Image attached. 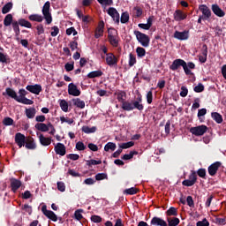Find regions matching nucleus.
Wrapping results in <instances>:
<instances>
[{"label":"nucleus","instance_id":"obj_1","mask_svg":"<svg viewBox=\"0 0 226 226\" xmlns=\"http://www.w3.org/2000/svg\"><path fill=\"white\" fill-rule=\"evenodd\" d=\"M197 175L202 179H206V169L200 168L197 171L192 170L189 175V179H185L182 182L183 186H193L197 183Z\"/></svg>","mask_w":226,"mask_h":226},{"label":"nucleus","instance_id":"obj_2","mask_svg":"<svg viewBox=\"0 0 226 226\" xmlns=\"http://www.w3.org/2000/svg\"><path fill=\"white\" fill-rule=\"evenodd\" d=\"M135 109L140 112L144 110V104H142V94L140 93L138 94V97L135 101L124 103V110H126L127 112L135 110Z\"/></svg>","mask_w":226,"mask_h":226},{"label":"nucleus","instance_id":"obj_3","mask_svg":"<svg viewBox=\"0 0 226 226\" xmlns=\"http://www.w3.org/2000/svg\"><path fill=\"white\" fill-rule=\"evenodd\" d=\"M181 66L185 75H193V72H192V71L188 69L186 62L181 58L175 59L172 64L170 65V70H171L172 72H177L179 68H181Z\"/></svg>","mask_w":226,"mask_h":226},{"label":"nucleus","instance_id":"obj_4","mask_svg":"<svg viewBox=\"0 0 226 226\" xmlns=\"http://www.w3.org/2000/svg\"><path fill=\"white\" fill-rule=\"evenodd\" d=\"M134 35L136 36V40L142 45V47L147 48L149 47V43L151 39H149V35L139 31H134Z\"/></svg>","mask_w":226,"mask_h":226},{"label":"nucleus","instance_id":"obj_5","mask_svg":"<svg viewBox=\"0 0 226 226\" xmlns=\"http://www.w3.org/2000/svg\"><path fill=\"white\" fill-rule=\"evenodd\" d=\"M138 226H167V221H164L162 217L154 216L150 221V225L144 221H140Z\"/></svg>","mask_w":226,"mask_h":226},{"label":"nucleus","instance_id":"obj_6","mask_svg":"<svg viewBox=\"0 0 226 226\" xmlns=\"http://www.w3.org/2000/svg\"><path fill=\"white\" fill-rule=\"evenodd\" d=\"M108 40L112 47H119V35H117V30L114 28L109 29Z\"/></svg>","mask_w":226,"mask_h":226},{"label":"nucleus","instance_id":"obj_7","mask_svg":"<svg viewBox=\"0 0 226 226\" xmlns=\"http://www.w3.org/2000/svg\"><path fill=\"white\" fill-rule=\"evenodd\" d=\"M42 15L46 20V24L50 25L52 24V14L50 13V2L48 1L44 4L42 7Z\"/></svg>","mask_w":226,"mask_h":226},{"label":"nucleus","instance_id":"obj_8","mask_svg":"<svg viewBox=\"0 0 226 226\" xmlns=\"http://www.w3.org/2000/svg\"><path fill=\"white\" fill-rule=\"evenodd\" d=\"M207 132V126L202 124L196 127L190 128V133L195 135V137H202L204 133Z\"/></svg>","mask_w":226,"mask_h":226},{"label":"nucleus","instance_id":"obj_9","mask_svg":"<svg viewBox=\"0 0 226 226\" xmlns=\"http://www.w3.org/2000/svg\"><path fill=\"white\" fill-rule=\"evenodd\" d=\"M199 10L202 13L201 17H203V20H209V19H211V9H209L207 5L201 4L199 6Z\"/></svg>","mask_w":226,"mask_h":226},{"label":"nucleus","instance_id":"obj_10","mask_svg":"<svg viewBox=\"0 0 226 226\" xmlns=\"http://www.w3.org/2000/svg\"><path fill=\"white\" fill-rule=\"evenodd\" d=\"M108 15H109V17H111V19L114 20L115 24H117V26H119V19H120V16H119V12L117 11V10L114 7H109L107 11Z\"/></svg>","mask_w":226,"mask_h":226},{"label":"nucleus","instance_id":"obj_11","mask_svg":"<svg viewBox=\"0 0 226 226\" xmlns=\"http://www.w3.org/2000/svg\"><path fill=\"white\" fill-rule=\"evenodd\" d=\"M27 138H26V135L22 134L21 132H18L15 134V143L17 144V146H19V149L21 147H24V146H26V140Z\"/></svg>","mask_w":226,"mask_h":226},{"label":"nucleus","instance_id":"obj_12","mask_svg":"<svg viewBox=\"0 0 226 226\" xmlns=\"http://www.w3.org/2000/svg\"><path fill=\"white\" fill-rule=\"evenodd\" d=\"M11 190L13 193H17V191L22 186V182L15 177L10 178Z\"/></svg>","mask_w":226,"mask_h":226},{"label":"nucleus","instance_id":"obj_13","mask_svg":"<svg viewBox=\"0 0 226 226\" xmlns=\"http://www.w3.org/2000/svg\"><path fill=\"white\" fill-rule=\"evenodd\" d=\"M220 167H222V162H215L208 166L209 176H216V173L218 172V169H220Z\"/></svg>","mask_w":226,"mask_h":226},{"label":"nucleus","instance_id":"obj_14","mask_svg":"<svg viewBox=\"0 0 226 226\" xmlns=\"http://www.w3.org/2000/svg\"><path fill=\"white\" fill-rule=\"evenodd\" d=\"M26 89L29 91V93H33V94H40V92L42 91L41 85L40 84L27 85Z\"/></svg>","mask_w":226,"mask_h":226},{"label":"nucleus","instance_id":"obj_15","mask_svg":"<svg viewBox=\"0 0 226 226\" xmlns=\"http://www.w3.org/2000/svg\"><path fill=\"white\" fill-rule=\"evenodd\" d=\"M174 38L180 41L188 40V38H190V32L187 30L184 32L176 31L174 33Z\"/></svg>","mask_w":226,"mask_h":226},{"label":"nucleus","instance_id":"obj_16","mask_svg":"<svg viewBox=\"0 0 226 226\" xmlns=\"http://www.w3.org/2000/svg\"><path fill=\"white\" fill-rule=\"evenodd\" d=\"M54 150L56 154H59V156H64L66 154V147L63 143H56Z\"/></svg>","mask_w":226,"mask_h":226},{"label":"nucleus","instance_id":"obj_17","mask_svg":"<svg viewBox=\"0 0 226 226\" xmlns=\"http://www.w3.org/2000/svg\"><path fill=\"white\" fill-rule=\"evenodd\" d=\"M68 94L71 96H80V91L79 90V87H77V85L73 83H70L68 85Z\"/></svg>","mask_w":226,"mask_h":226},{"label":"nucleus","instance_id":"obj_18","mask_svg":"<svg viewBox=\"0 0 226 226\" xmlns=\"http://www.w3.org/2000/svg\"><path fill=\"white\" fill-rule=\"evenodd\" d=\"M173 17L176 22H181L183 20H185L186 17H188V14L183 12V11L181 10H176Z\"/></svg>","mask_w":226,"mask_h":226},{"label":"nucleus","instance_id":"obj_19","mask_svg":"<svg viewBox=\"0 0 226 226\" xmlns=\"http://www.w3.org/2000/svg\"><path fill=\"white\" fill-rule=\"evenodd\" d=\"M103 29H105V23L102 20L99 22L98 26L95 29L94 38H102V36H103Z\"/></svg>","mask_w":226,"mask_h":226},{"label":"nucleus","instance_id":"obj_20","mask_svg":"<svg viewBox=\"0 0 226 226\" xmlns=\"http://www.w3.org/2000/svg\"><path fill=\"white\" fill-rule=\"evenodd\" d=\"M117 94V100L122 103V109H124V103H129V101H125L126 100V92L124 91H118L116 93Z\"/></svg>","mask_w":226,"mask_h":226},{"label":"nucleus","instance_id":"obj_21","mask_svg":"<svg viewBox=\"0 0 226 226\" xmlns=\"http://www.w3.org/2000/svg\"><path fill=\"white\" fill-rule=\"evenodd\" d=\"M117 57H116L113 53L106 54V64L108 66H114L117 64Z\"/></svg>","mask_w":226,"mask_h":226},{"label":"nucleus","instance_id":"obj_22","mask_svg":"<svg viewBox=\"0 0 226 226\" xmlns=\"http://www.w3.org/2000/svg\"><path fill=\"white\" fill-rule=\"evenodd\" d=\"M211 10L213 13L216 15V17H219V18L225 17V12L223 11V10H222V8H220L219 4H212Z\"/></svg>","mask_w":226,"mask_h":226},{"label":"nucleus","instance_id":"obj_23","mask_svg":"<svg viewBox=\"0 0 226 226\" xmlns=\"http://www.w3.org/2000/svg\"><path fill=\"white\" fill-rule=\"evenodd\" d=\"M25 147L26 149H29L31 151L36 149V143L34 142V139H33V137L26 138Z\"/></svg>","mask_w":226,"mask_h":226},{"label":"nucleus","instance_id":"obj_24","mask_svg":"<svg viewBox=\"0 0 226 226\" xmlns=\"http://www.w3.org/2000/svg\"><path fill=\"white\" fill-rule=\"evenodd\" d=\"M4 94H7V96H9L10 98H12V100H15L16 102H19V99L20 98L19 97V95H17V92H15L13 88H10V87H7L5 89V93H3L4 96Z\"/></svg>","mask_w":226,"mask_h":226},{"label":"nucleus","instance_id":"obj_25","mask_svg":"<svg viewBox=\"0 0 226 226\" xmlns=\"http://www.w3.org/2000/svg\"><path fill=\"white\" fill-rule=\"evenodd\" d=\"M39 140L40 144L44 147L50 146V144H52V138H47L43 136V134H40Z\"/></svg>","mask_w":226,"mask_h":226},{"label":"nucleus","instance_id":"obj_26","mask_svg":"<svg viewBox=\"0 0 226 226\" xmlns=\"http://www.w3.org/2000/svg\"><path fill=\"white\" fill-rule=\"evenodd\" d=\"M143 14H144V11L141 9L140 6L133 7L132 17L134 19H140V17H142Z\"/></svg>","mask_w":226,"mask_h":226},{"label":"nucleus","instance_id":"obj_27","mask_svg":"<svg viewBox=\"0 0 226 226\" xmlns=\"http://www.w3.org/2000/svg\"><path fill=\"white\" fill-rule=\"evenodd\" d=\"M211 117L217 124H222L223 123V117L218 112H212Z\"/></svg>","mask_w":226,"mask_h":226},{"label":"nucleus","instance_id":"obj_28","mask_svg":"<svg viewBox=\"0 0 226 226\" xmlns=\"http://www.w3.org/2000/svg\"><path fill=\"white\" fill-rule=\"evenodd\" d=\"M167 226H177L181 222V220L177 217H167Z\"/></svg>","mask_w":226,"mask_h":226},{"label":"nucleus","instance_id":"obj_29","mask_svg":"<svg viewBox=\"0 0 226 226\" xmlns=\"http://www.w3.org/2000/svg\"><path fill=\"white\" fill-rule=\"evenodd\" d=\"M72 105H74V107H77L78 109H84L86 107V102L80 100V98H74L72 100Z\"/></svg>","mask_w":226,"mask_h":226},{"label":"nucleus","instance_id":"obj_30","mask_svg":"<svg viewBox=\"0 0 226 226\" xmlns=\"http://www.w3.org/2000/svg\"><path fill=\"white\" fill-rule=\"evenodd\" d=\"M103 75V72H102V70H98V71H93L91 72H89L87 77V79H96V78H100Z\"/></svg>","mask_w":226,"mask_h":226},{"label":"nucleus","instance_id":"obj_31","mask_svg":"<svg viewBox=\"0 0 226 226\" xmlns=\"http://www.w3.org/2000/svg\"><path fill=\"white\" fill-rule=\"evenodd\" d=\"M13 8V3L9 2L5 4L2 8V13L3 15H6V13H10L11 11V9Z\"/></svg>","mask_w":226,"mask_h":226},{"label":"nucleus","instance_id":"obj_32","mask_svg":"<svg viewBox=\"0 0 226 226\" xmlns=\"http://www.w3.org/2000/svg\"><path fill=\"white\" fill-rule=\"evenodd\" d=\"M19 24L21 26V27H26L27 29H32L33 28V24L31 22L27 21L26 19H19Z\"/></svg>","mask_w":226,"mask_h":226},{"label":"nucleus","instance_id":"obj_33","mask_svg":"<svg viewBox=\"0 0 226 226\" xmlns=\"http://www.w3.org/2000/svg\"><path fill=\"white\" fill-rule=\"evenodd\" d=\"M43 17L40 14H31L28 16V19L32 22H43Z\"/></svg>","mask_w":226,"mask_h":226},{"label":"nucleus","instance_id":"obj_34","mask_svg":"<svg viewBox=\"0 0 226 226\" xmlns=\"http://www.w3.org/2000/svg\"><path fill=\"white\" fill-rule=\"evenodd\" d=\"M13 15H11V14H7L5 17H4V26H5V27H8V26H10V25L11 24H13Z\"/></svg>","mask_w":226,"mask_h":226},{"label":"nucleus","instance_id":"obj_35","mask_svg":"<svg viewBox=\"0 0 226 226\" xmlns=\"http://www.w3.org/2000/svg\"><path fill=\"white\" fill-rule=\"evenodd\" d=\"M120 22L121 24H128V22H130V13H128V11H124L121 14Z\"/></svg>","mask_w":226,"mask_h":226},{"label":"nucleus","instance_id":"obj_36","mask_svg":"<svg viewBox=\"0 0 226 226\" xmlns=\"http://www.w3.org/2000/svg\"><path fill=\"white\" fill-rule=\"evenodd\" d=\"M20 23H19V20L18 21H13L12 22V29L16 34V36H20Z\"/></svg>","mask_w":226,"mask_h":226},{"label":"nucleus","instance_id":"obj_37","mask_svg":"<svg viewBox=\"0 0 226 226\" xmlns=\"http://www.w3.org/2000/svg\"><path fill=\"white\" fill-rule=\"evenodd\" d=\"M44 216H47V218H49V220H51L52 222H57V215L51 210L46 212L44 214Z\"/></svg>","mask_w":226,"mask_h":226},{"label":"nucleus","instance_id":"obj_38","mask_svg":"<svg viewBox=\"0 0 226 226\" xmlns=\"http://www.w3.org/2000/svg\"><path fill=\"white\" fill-rule=\"evenodd\" d=\"M44 216H47V218H49V220H51L52 222H57V215L51 210L46 212L44 214Z\"/></svg>","mask_w":226,"mask_h":226},{"label":"nucleus","instance_id":"obj_39","mask_svg":"<svg viewBox=\"0 0 226 226\" xmlns=\"http://www.w3.org/2000/svg\"><path fill=\"white\" fill-rule=\"evenodd\" d=\"M44 216H47V218H49V220H51L52 222H57V215L51 210L46 212L44 214Z\"/></svg>","mask_w":226,"mask_h":226},{"label":"nucleus","instance_id":"obj_40","mask_svg":"<svg viewBox=\"0 0 226 226\" xmlns=\"http://www.w3.org/2000/svg\"><path fill=\"white\" fill-rule=\"evenodd\" d=\"M26 116L28 119H33L36 116V109L30 108L26 109Z\"/></svg>","mask_w":226,"mask_h":226},{"label":"nucleus","instance_id":"obj_41","mask_svg":"<svg viewBox=\"0 0 226 226\" xmlns=\"http://www.w3.org/2000/svg\"><path fill=\"white\" fill-rule=\"evenodd\" d=\"M35 128L39 132H49V125H47L46 124H43V123H37L35 124Z\"/></svg>","mask_w":226,"mask_h":226},{"label":"nucleus","instance_id":"obj_42","mask_svg":"<svg viewBox=\"0 0 226 226\" xmlns=\"http://www.w3.org/2000/svg\"><path fill=\"white\" fill-rule=\"evenodd\" d=\"M166 216H173L176 217L177 216V208L174 207H170L167 211H166Z\"/></svg>","mask_w":226,"mask_h":226},{"label":"nucleus","instance_id":"obj_43","mask_svg":"<svg viewBox=\"0 0 226 226\" xmlns=\"http://www.w3.org/2000/svg\"><path fill=\"white\" fill-rule=\"evenodd\" d=\"M18 103H23V105H33L34 102L31 99H27V97H19V99H18Z\"/></svg>","mask_w":226,"mask_h":226},{"label":"nucleus","instance_id":"obj_44","mask_svg":"<svg viewBox=\"0 0 226 226\" xmlns=\"http://www.w3.org/2000/svg\"><path fill=\"white\" fill-rule=\"evenodd\" d=\"M116 143L114 142H108L105 147H104V151L109 152V151H116Z\"/></svg>","mask_w":226,"mask_h":226},{"label":"nucleus","instance_id":"obj_45","mask_svg":"<svg viewBox=\"0 0 226 226\" xmlns=\"http://www.w3.org/2000/svg\"><path fill=\"white\" fill-rule=\"evenodd\" d=\"M0 63H4L5 64H10V56L0 52Z\"/></svg>","mask_w":226,"mask_h":226},{"label":"nucleus","instance_id":"obj_46","mask_svg":"<svg viewBox=\"0 0 226 226\" xmlns=\"http://www.w3.org/2000/svg\"><path fill=\"white\" fill-rule=\"evenodd\" d=\"M81 130L84 133H94L96 132V126L89 127L84 125Z\"/></svg>","mask_w":226,"mask_h":226},{"label":"nucleus","instance_id":"obj_47","mask_svg":"<svg viewBox=\"0 0 226 226\" xmlns=\"http://www.w3.org/2000/svg\"><path fill=\"white\" fill-rule=\"evenodd\" d=\"M135 154H139L137 151H131L129 154H125L122 156V160H132Z\"/></svg>","mask_w":226,"mask_h":226},{"label":"nucleus","instance_id":"obj_48","mask_svg":"<svg viewBox=\"0 0 226 226\" xmlns=\"http://www.w3.org/2000/svg\"><path fill=\"white\" fill-rule=\"evenodd\" d=\"M136 53H137L138 57L142 59V57H144L146 56V49L142 47H138L136 49Z\"/></svg>","mask_w":226,"mask_h":226},{"label":"nucleus","instance_id":"obj_49","mask_svg":"<svg viewBox=\"0 0 226 226\" xmlns=\"http://www.w3.org/2000/svg\"><path fill=\"white\" fill-rule=\"evenodd\" d=\"M133 146H135V142L133 141H129L126 143H122L119 147L121 149H130V147H133Z\"/></svg>","mask_w":226,"mask_h":226},{"label":"nucleus","instance_id":"obj_50","mask_svg":"<svg viewBox=\"0 0 226 226\" xmlns=\"http://www.w3.org/2000/svg\"><path fill=\"white\" fill-rule=\"evenodd\" d=\"M59 105L63 112H68V102L66 100H60Z\"/></svg>","mask_w":226,"mask_h":226},{"label":"nucleus","instance_id":"obj_51","mask_svg":"<svg viewBox=\"0 0 226 226\" xmlns=\"http://www.w3.org/2000/svg\"><path fill=\"white\" fill-rule=\"evenodd\" d=\"M3 124L4 126H12L13 124V118L10 117H6L3 119Z\"/></svg>","mask_w":226,"mask_h":226},{"label":"nucleus","instance_id":"obj_52","mask_svg":"<svg viewBox=\"0 0 226 226\" xmlns=\"http://www.w3.org/2000/svg\"><path fill=\"white\" fill-rule=\"evenodd\" d=\"M139 189L135 188V187H131L129 189H125L124 190V193H126V195H136V193H138Z\"/></svg>","mask_w":226,"mask_h":226},{"label":"nucleus","instance_id":"obj_53","mask_svg":"<svg viewBox=\"0 0 226 226\" xmlns=\"http://www.w3.org/2000/svg\"><path fill=\"white\" fill-rule=\"evenodd\" d=\"M137 64V57H135L134 55L130 53L129 55V66L132 68V66H134Z\"/></svg>","mask_w":226,"mask_h":226},{"label":"nucleus","instance_id":"obj_54","mask_svg":"<svg viewBox=\"0 0 226 226\" xmlns=\"http://www.w3.org/2000/svg\"><path fill=\"white\" fill-rule=\"evenodd\" d=\"M60 121L63 124V123H67V124H73L74 120L73 118H70V117H60Z\"/></svg>","mask_w":226,"mask_h":226},{"label":"nucleus","instance_id":"obj_55","mask_svg":"<svg viewBox=\"0 0 226 226\" xmlns=\"http://www.w3.org/2000/svg\"><path fill=\"white\" fill-rule=\"evenodd\" d=\"M83 212H84V210H82V209L76 210L75 213H74L75 219L78 220V221L82 220V218H84V216L82 215L81 213H83Z\"/></svg>","mask_w":226,"mask_h":226},{"label":"nucleus","instance_id":"obj_56","mask_svg":"<svg viewBox=\"0 0 226 226\" xmlns=\"http://www.w3.org/2000/svg\"><path fill=\"white\" fill-rule=\"evenodd\" d=\"M57 185V190L59 192H66V185H64V182H57L56 183Z\"/></svg>","mask_w":226,"mask_h":226},{"label":"nucleus","instance_id":"obj_57","mask_svg":"<svg viewBox=\"0 0 226 226\" xmlns=\"http://www.w3.org/2000/svg\"><path fill=\"white\" fill-rule=\"evenodd\" d=\"M102 160L96 161L94 159L87 161V165L91 167V165H101Z\"/></svg>","mask_w":226,"mask_h":226},{"label":"nucleus","instance_id":"obj_58","mask_svg":"<svg viewBox=\"0 0 226 226\" xmlns=\"http://www.w3.org/2000/svg\"><path fill=\"white\" fill-rule=\"evenodd\" d=\"M76 149H77V151H85L86 145H84V142H82V141H78L76 143Z\"/></svg>","mask_w":226,"mask_h":226},{"label":"nucleus","instance_id":"obj_59","mask_svg":"<svg viewBox=\"0 0 226 226\" xmlns=\"http://www.w3.org/2000/svg\"><path fill=\"white\" fill-rule=\"evenodd\" d=\"M103 179H107L106 173H98L95 175V181H103Z\"/></svg>","mask_w":226,"mask_h":226},{"label":"nucleus","instance_id":"obj_60","mask_svg":"<svg viewBox=\"0 0 226 226\" xmlns=\"http://www.w3.org/2000/svg\"><path fill=\"white\" fill-rule=\"evenodd\" d=\"M75 68V63L72 62V64L67 63L64 65V69L66 72H73V69Z\"/></svg>","mask_w":226,"mask_h":226},{"label":"nucleus","instance_id":"obj_61","mask_svg":"<svg viewBox=\"0 0 226 226\" xmlns=\"http://www.w3.org/2000/svg\"><path fill=\"white\" fill-rule=\"evenodd\" d=\"M147 103H148V105L153 103V91L151 90L147 93Z\"/></svg>","mask_w":226,"mask_h":226},{"label":"nucleus","instance_id":"obj_62","mask_svg":"<svg viewBox=\"0 0 226 226\" xmlns=\"http://www.w3.org/2000/svg\"><path fill=\"white\" fill-rule=\"evenodd\" d=\"M51 36L54 38L59 34V27L57 26H54L51 27Z\"/></svg>","mask_w":226,"mask_h":226},{"label":"nucleus","instance_id":"obj_63","mask_svg":"<svg viewBox=\"0 0 226 226\" xmlns=\"http://www.w3.org/2000/svg\"><path fill=\"white\" fill-rule=\"evenodd\" d=\"M193 91L195 93H202V91H204V85L202 83H199L198 86L193 88Z\"/></svg>","mask_w":226,"mask_h":226},{"label":"nucleus","instance_id":"obj_64","mask_svg":"<svg viewBox=\"0 0 226 226\" xmlns=\"http://www.w3.org/2000/svg\"><path fill=\"white\" fill-rule=\"evenodd\" d=\"M196 226H209V221L204 218L202 221L197 222Z\"/></svg>","mask_w":226,"mask_h":226}]
</instances>
